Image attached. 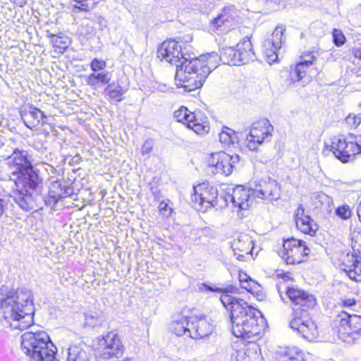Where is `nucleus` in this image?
<instances>
[{"mask_svg": "<svg viewBox=\"0 0 361 361\" xmlns=\"http://www.w3.org/2000/svg\"><path fill=\"white\" fill-rule=\"evenodd\" d=\"M357 149L352 140L343 137L333 138L331 144V151L338 159L343 163L353 160L355 156L357 154Z\"/></svg>", "mask_w": 361, "mask_h": 361, "instance_id": "nucleus-16", "label": "nucleus"}, {"mask_svg": "<svg viewBox=\"0 0 361 361\" xmlns=\"http://www.w3.org/2000/svg\"><path fill=\"white\" fill-rule=\"evenodd\" d=\"M207 289L212 291V292H217V293H221L222 294L227 293L229 294V292H232L233 289H235L233 287L230 286L226 288H214L212 286H207Z\"/></svg>", "mask_w": 361, "mask_h": 361, "instance_id": "nucleus-53", "label": "nucleus"}, {"mask_svg": "<svg viewBox=\"0 0 361 361\" xmlns=\"http://www.w3.org/2000/svg\"><path fill=\"white\" fill-rule=\"evenodd\" d=\"M311 65V60H305L290 67L288 80L290 82L300 81L306 75L307 68Z\"/></svg>", "mask_w": 361, "mask_h": 361, "instance_id": "nucleus-29", "label": "nucleus"}, {"mask_svg": "<svg viewBox=\"0 0 361 361\" xmlns=\"http://www.w3.org/2000/svg\"><path fill=\"white\" fill-rule=\"evenodd\" d=\"M286 28L283 26H278L275 28L270 39H266L264 42V47H273L275 49H280L285 42L283 33Z\"/></svg>", "mask_w": 361, "mask_h": 361, "instance_id": "nucleus-30", "label": "nucleus"}, {"mask_svg": "<svg viewBox=\"0 0 361 361\" xmlns=\"http://www.w3.org/2000/svg\"><path fill=\"white\" fill-rule=\"evenodd\" d=\"M195 118L189 121L188 127L193 130L197 134H204L209 130V126L207 118L202 116L200 112L194 113Z\"/></svg>", "mask_w": 361, "mask_h": 361, "instance_id": "nucleus-31", "label": "nucleus"}, {"mask_svg": "<svg viewBox=\"0 0 361 361\" xmlns=\"http://www.w3.org/2000/svg\"><path fill=\"white\" fill-rule=\"evenodd\" d=\"M168 202H169V200H167V202L164 200L159 205V210L164 217H169L173 212L172 208L169 206Z\"/></svg>", "mask_w": 361, "mask_h": 361, "instance_id": "nucleus-47", "label": "nucleus"}, {"mask_svg": "<svg viewBox=\"0 0 361 361\" xmlns=\"http://www.w3.org/2000/svg\"><path fill=\"white\" fill-rule=\"evenodd\" d=\"M224 199L226 200V206L231 202L234 207L244 210L249 208L252 203V188H245L242 185H238L232 189L226 191L224 190Z\"/></svg>", "mask_w": 361, "mask_h": 361, "instance_id": "nucleus-18", "label": "nucleus"}, {"mask_svg": "<svg viewBox=\"0 0 361 361\" xmlns=\"http://www.w3.org/2000/svg\"><path fill=\"white\" fill-rule=\"evenodd\" d=\"M33 295L25 287L14 289L12 286H0V310L5 325L23 331L33 323L35 306Z\"/></svg>", "mask_w": 361, "mask_h": 361, "instance_id": "nucleus-1", "label": "nucleus"}, {"mask_svg": "<svg viewBox=\"0 0 361 361\" xmlns=\"http://www.w3.org/2000/svg\"><path fill=\"white\" fill-rule=\"evenodd\" d=\"M97 352L105 360L121 357L124 352V345L121 337L115 332H108L98 338Z\"/></svg>", "mask_w": 361, "mask_h": 361, "instance_id": "nucleus-10", "label": "nucleus"}, {"mask_svg": "<svg viewBox=\"0 0 361 361\" xmlns=\"http://www.w3.org/2000/svg\"><path fill=\"white\" fill-rule=\"evenodd\" d=\"M219 141L224 145H230L234 143L236 139L235 132L231 129L224 127L219 135Z\"/></svg>", "mask_w": 361, "mask_h": 361, "instance_id": "nucleus-42", "label": "nucleus"}, {"mask_svg": "<svg viewBox=\"0 0 361 361\" xmlns=\"http://www.w3.org/2000/svg\"><path fill=\"white\" fill-rule=\"evenodd\" d=\"M251 354L256 355V353L247 352L245 349L240 348L239 350L233 349L231 353L230 361H252Z\"/></svg>", "mask_w": 361, "mask_h": 361, "instance_id": "nucleus-40", "label": "nucleus"}, {"mask_svg": "<svg viewBox=\"0 0 361 361\" xmlns=\"http://www.w3.org/2000/svg\"><path fill=\"white\" fill-rule=\"evenodd\" d=\"M2 122H3V117H2V116L0 114V126L2 125Z\"/></svg>", "mask_w": 361, "mask_h": 361, "instance_id": "nucleus-61", "label": "nucleus"}, {"mask_svg": "<svg viewBox=\"0 0 361 361\" xmlns=\"http://www.w3.org/2000/svg\"><path fill=\"white\" fill-rule=\"evenodd\" d=\"M343 271L348 273L349 277L357 281L355 277L357 264L358 262L357 257L353 254H347L343 259Z\"/></svg>", "mask_w": 361, "mask_h": 361, "instance_id": "nucleus-37", "label": "nucleus"}, {"mask_svg": "<svg viewBox=\"0 0 361 361\" xmlns=\"http://www.w3.org/2000/svg\"><path fill=\"white\" fill-rule=\"evenodd\" d=\"M353 54L355 58L361 60V48H358L354 50Z\"/></svg>", "mask_w": 361, "mask_h": 361, "instance_id": "nucleus-56", "label": "nucleus"}, {"mask_svg": "<svg viewBox=\"0 0 361 361\" xmlns=\"http://www.w3.org/2000/svg\"><path fill=\"white\" fill-rule=\"evenodd\" d=\"M346 123L350 128H357L361 123V118L356 113L349 114L345 119Z\"/></svg>", "mask_w": 361, "mask_h": 361, "instance_id": "nucleus-45", "label": "nucleus"}, {"mask_svg": "<svg viewBox=\"0 0 361 361\" xmlns=\"http://www.w3.org/2000/svg\"><path fill=\"white\" fill-rule=\"evenodd\" d=\"M85 325L95 328L101 326L106 318L101 311H90L84 314Z\"/></svg>", "mask_w": 361, "mask_h": 361, "instance_id": "nucleus-35", "label": "nucleus"}, {"mask_svg": "<svg viewBox=\"0 0 361 361\" xmlns=\"http://www.w3.org/2000/svg\"><path fill=\"white\" fill-rule=\"evenodd\" d=\"M51 37L56 47L61 49H65L68 47V42L65 40L63 41L61 37L52 35Z\"/></svg>", "mask_w": 361, "mask_h": 361, "instance_id": "nucleus-50", "label": "nucleus"}, {"mask_svg": "<svg viewBox=\"0 0 361 361\" xmlns=\"http://www.w3.org/2000/svg\"><path fill=\"white\" fill-rule=\"evenodd\" d=\"M12 177L15 183V189L42 193V180L33 166Z\"/></svg>", "mask_w": 361, "mask_h": 361, "instance_id": "nucleus-13", "label": "nucleus"}, {"mask_svg": "<svg viewBox=\"0 0 361 361\" xmlns=\"http://www.w3.org/2000/svg\"><path fill=\"white\" fill-rule=\"evenodd\" d=\"M174 117L178 122L187 123L188 125L189 121L195 118V115L194 113L190 112L186 107L182 106L174 112Z\"/></svg>", "mask_w": 361, "mask_h": 361, "instance_id": "nucleus-41", "label": "nucleus"}, {"mask_svg": "<svg viewBox=\"0 0 361 361\" xmlns=\"http://www.w3.org/2000/svg\"><path fill=\"white\" fill-rule=\"evenodd\" d=\"M168 62L176 66L175 76L176 85L185 90L190 72L196 67V64H198L199 61L195 58L190 57V55L186 56V54L182 51L181 46L177 42V47H174Z\"/></svg>", "mask_w": 361, "mask_h": 361, "instance_id": "nucleus-6", "label": "nucleus"}, {"mask_svg": "<svg viewBox=\"0 0 361 361\" xmlns=\"http://www.w3.org/2000/svg\"><path fill=\"white\" fill-rule=\"evenodd\" d=\"M106 66V63L105 61L99 60L97 59H94L90 63V68L94 73L104 70Z\"/></svg>", "mask_w": 361, "mask_h": 361, "instance_id": "nucleus-48", "label": "nucleus"}, {"mask_svg": "<svg viewBox=\"0 0 361 361\" xmlns=\"http://www.w3.org/2000/svg\"><path fill=\"white\" fill-rule=\"evenodd\" d=\"M333 38L334 44L339 47L344 44L345 37L339 30H334L333 32Z\"/></svg>", "mask_w": 361, "mask_h": 361, "instance_id": "nucleus-49", "label": "nucleus"}, {"mask_svg": "<svg viewBox=\"0 0 361 361\" xmlns=\"http://www.w3.org/2000/svg\"><path fill=\"white\" fill-rule=\"evenodd\" d=\"M280 195L281 188L279 183L270 178L261 180L252 188L253 197L271 202L279 200Z\"/></svg>", "mask_w": 361, "mask_h": 361, "instance_id": "nucleus-17", "label": "nucleus"}, {"mask_svg": "<svg viewBox=\"0 0 361 361\" xmlns=\"http://www.w3.org/2000/svg\"><path fill=\"white\" fill-rule=\"evenodd\" d=\"M279 49H275L273 47H264L263 53L266 58L267 61L269 63H272L277 61V59H278L277 51Z\"/></svg>", "mask_w": 361, "mask_h": 361, "instance_id": "nucleus-44", "label": "nucleus"}, {"mask_svg": "<svg viewBox=\"0 0 361 361\" xmlns=\"http://www.w3.org/2000/svg\"><path fill=\"white\" fill-rule=\"evenodd\" d=\"M74 189L71 184L63 180L52 181L49 185L48 197H44V204L54 207L63 198L72 196Z\"/></svg>", "mask_w": 361, "mask_h": 361, "instance_id": "nucleus-19", "label": "nucleus"}, {"mask_svg": "<svg viewBox=\"0 0 361 361\" xmlns=\"http://www.w3.org/2000/svg\"><path fill=\"white\" fill-rule=\"evenodd\" d=\"M252 240L247 235H241L231 243L234 255L239 261H245L252 250Z\"/></svg>", "mask_w": 361, "mask_h": 361, "instance_id": "nucleus-22", "label": "nucleus"}, {"mask_svg": "<svg viewBox=\"0 0 361 361\" xmlns=\"http://www.w3.org/2000/svg\"><path fill=\"white\" fill-rule=\"evenodd\" d=\"M357 216H358L359 220L361 222V202L360 203V204L357 207Z\"/></svg>", "mask_w": 361, "mask_h": 361, "instance_id": "nucleus-57", "label": "nucleus"}, {"mask_svg": "<svg viewBox=\"0 0 361 361\" xmlns=\"http://www.w3.org/2000/svg\"><path fill=\"white\" fill-rule=\"evenodd\" d=\"M153 148V142L151 140H146L142 146L141 153L142 155H146L151 152Z\"/></svg>", "mask_w": 361, "mask_h": 361, "instance_id": "nucleus-51", "label": "nucleus"}, {"mask_svg": "<svg viewBox=\"0 0 361 361\" xmlns=\"http://www.w3.org/2000/svg\"><path fill=\"white\" fill-rule=\"evenodd\" d=\"M174 47H177V42L174 40H167L164 42L157 50V57L161 60H165L168 62V59L171 55Z\"/></svg>", "mask_w": 361, "mask_h": 361, "instance_id": "nucleus-38", "label": "nucleus"}, {"mask_svg": "<svg viewBox=\"0 0 361 361\" xmlns=\"http://www.w3.org/2000/svg\"><path fill=\"white\" fill-rule=\"evenodd\" d=\"M8 170L12 176L24 171L32 165L28 152L16 148L13 153L6 159Z\"/></svg>", "mask_w": 361, "mask_h": 361, "instance_id": "nucleus-20", "label": "nucleus"}, {"mask_svg": "<svg viewBox=\"0 0 361 361\" xmlns=\"http://www.w3.org/2000/svg\"><path fill=\"white\" fill-rule=\"evenodd\" d=\"M310 252L304 241L291 238L284 240L279 255L286 264H295L305 262Z\"/></svg>", "mask_w": 361, "mask_h": 361, "instance_id": "nucleus-8", "label": "nucleus"}, {"mask_svg": "<svg viewBox=\"0 0 361 361\" xmlns=\"http://www.w3.org/2000/svg\"><path fill=\"white\" fill-rule=\"evenodd\" d=\"M91 350L87 346L71 345L68 350V361H90Z\"/></svg>", "mask_w": 361, "mask_h": 361, "instance_id": "nucleus-27", "label": "nucleus"}, {"mask_svg": "<svg viewBox=\"0 0 361 361\" xmlns=\"http://www.w3.org/2000/svg\"><path fill=\"white\" fill-rule=\"evenodd\" d=\"M220 300L230 312L232 333L235 337L242 338L249 343L261 338L265 328V320L259 311L244 300L231 294H221Z\"/></svg>", "mask_w": 361, "mask_h": 361, "instance_id": "nucleus-2", "label": "nucleus"}, {"mask_svg": "<svg viewBox=\"0 0 361 361\" xmlns=\"http://www.w3.org/2000/svg\"><path fill=\"white\" fill-rule=\"evenodd\" d=\"M171 331L178 336L190 334V316L180 315L174 319L171 325Z\"/></svg>", "mask_w": 361, "mask_h": 361, "instance_id": "nucleus-26", "label": "nucleus"}, {"mask_svg": "<svg viewBox=\"0 0 361 361\" xmlns=\"http://www.w3.org/2000/svg\"><path fill=\"white\" fill-rule=\"evenodd\" d=\"M88 1L89 0H73L72 2L76 4L73 5V11L89 12L90 10L93 9L96 6L97 3L90 5Z\"/></svg>", "mask_w": 361, "mask_h": 361, "instance_id": "nucleus-43", "label": "nucleus"}, {"mask_svg": "<svg viewBox=\"0 0 361 361\" xmlns=\"http://www.w3.org/2000/svg\"><path fill=\"white\" fill-rule=\"evenodd\" d=\"M13 201L25 212L37 211L42 209L44 204V197L42 193L14 189L13 192Z\"/></svg>", "mask_w": 361, "mask_h": 361, "instance_id": "nucleus-15", "label": "nucleus"}, {"mask_svg": "<svg viewBox=\"0 0 361 361\" xmlns=\"http://www.w3.org/2000/svg\"><path fill=\"white\" fill-rule=\"evenodd\" d=\"M240 161L237 154L229 155L224 152L212 153L208 158L207 164L209 171L213 173L229 176Z\"/></svg>", "mask_w": 361, "mask_h": 361, "instance_id": "nucleus-11", "label": "nucleus"}, {"mask_svg": "<svg viewBox=\"0 0 361 361\" xmlns=\"http://www.w3.org/2000/svg\"><path fill=\"white\" fill-rule=\"evenodd\" d=\"M111 80V73L104 71L100 73H92L85 77L86 84L96 90L99 85H106Z\"/></svg>", "mask_w": 361, "mask_h": 361, "instance_id": "nucleus-28", "label": "nucleus"}, {"mask_svg": "<svg viewBox=\"0 0 361 361\" xmlns=\"http://www.w3.org/2000/svg\"><path fill=\"white\" fill-rule=\"evenodd\" d=\"M199 61L196 67L190 72L188 84L185 90L191 92L200 88L208 77L212 70L215 69L219 64V55L216 52L208 54L207 56H201L200 58L195 57Z\"/></svg>", "mask_w": 361, "mask_h": 361, "instance_id": "nucleus-5", "label": "nucleus"}, {"mask_svg": "<svg viewBox=\"0 0 361 361\" xmlns=\"http://www.w3.org/2000/svg\"><path fill=\"white\" fill-rule=\"evenodd\" d=\"M307 59H304L303 61H305V60H311V64H312V63H313V61H314V60L315 59V56H313V55H307Z\"/></svg>", "mask_w": 361, "mask_h": 361, "instance_id": "nucleus-59", "label": "nucleus"}, {"mask_svg": "<svg viewBox=\"0 0 361 361\" xmlns=\"http://www.w3.org/2000/svg\"><path fill=\"white\" fill-rule=\"evenodd\" d=\"M295 224L298 230L311 236L315 235L319 228L317 224L310 216L305 217Z\"/></svg>", "mask_w": 361, "mask_h": 361, "instance_id": "nucleus-36", "label": "nucleus"}, {"mask_svg": "<svg viewBox=\"0 0 361 361\" xmlns=\"http://www.w3.org/2000/svg\"><path fill=\"white\" fill-rule=\"evenodd\" d=\"M212 331V325L204 317L190 316V338L200 339L209 335Z\"/></svg>", "mask_w": 361, "mask_h": 361, "instance_id": "nucleus-21", "label": "nucleus"}, {"mask_svg": "<svg viewBox=\"0 0 361 361\" xmlns=\"http://www.w3.org/2000/svg\"><path fill=\"white\" fill-rule=\"evenodd\" d=\"M21 348L34 361H56V348L44 331L25 332L21 336Z\"/></svg>", "mask_w": 361, "mask_h": 361, "instance_id": "nucleus-3", "label": "nucleus"}, {"mask_svg": "<svg viewBox=\"0 0 361 361\" xmlns=\"http://www.w3.org/2000/svg\"><path fill=\"white\" fill-rule=\"evenodd\" d=\"M126 92V90L118 82H113L108 84L104 91V94L108 99L121 102L122 100V97Z\"/></svg>", "mask_w": 361, "mask_h": 361, "instance_id": "nucleus-32", "label": "nucleus"}, {"mask_svg": "<svg viewBox=\"0 0 361 361\" xmlns=\"http://www.w3.org/2000/svg\"><path fill=\"white\" fill-rule=\"evenodd\" d=\"M341 303L344 307H351L355 305L356 301L354 298H345L341 300Z\"/></svg>", "mask_w": 361, "mask_h": 361, "instance_id": "nucleus-54", "label": "nucleus"}, {"mask_svg": "<svg viewBox=\"0 0 361 361\" xmlns=\"http://www.w3.org/2000/svg\"><path fill=\"white\" fill-rule=\"evenodd\" d=\"M44 117V113L34 106H30L21 113L24 124L30 129L37 127Z\"/></svg>", "mask_w": 361, "mask_h": 361, "instance_id": "nucleus-25", "label": "nucleus"}, {"mask_svg": "<svg viewBox=\"0 0 361 361\" xmlns=\"http://www.w3.org/2000/svg\"><path fill=\"white\" fill-rule=\"evenodd\" d=\"M274 127L267 119H262L253 123L245 140L246 147L255 151L264 142H269L272 137Z\"/></svg>", "mask_w": 361, "mask_h": 361, "instance_id": "nucleus-9", "label": "nucleus"}, {"mask_svg": "<svg viewBox=\"0 0 361 361\" xmlns=\"http://www.w3.org/2000/svg\"><path fill=\"white\" fill-rule=\"evenodd\" d=\"M267 3H270V4H275V5H277L279 4V2L281 1V0H264Z\"/></svg>", "mask_w": 361, "mask_h": 361, "instance_id": "nucleus-58", "label": "nucleus"}, {"mask_svg": "<svg viewBox=\"0 0 361 361\" xmlns=\"http://www.w3.org/2000/svg\"><path fill=\"white\" fill-rule=\"evenodd\" d=\"M239 65L245 64L255 59L252 44L249 37H244L236 45Z\"/></svg>", "mask_w": 361, "mask_h": 361, "instance_id": "nucleus-24", "label": "nucleus"}, {"mask_svg": "<svg viewBox=\"0 0 361 361\" xmlns=\"http://www.w3.org/2000/svg\"><path fill=\"white\" fill-rule=\"evenodd\" d=\"M73 159H75V162H78V160H80L81 158H80V156L77 155V156H75Z\"/></svg>", "mask_w": 361, "mask_h": 361, "instance_id": "nucleus-60", "label": "nucleus"}, {"mask_svg": "<svg viewBox=\"0 0 361 361\" xmlns=\"http://www.w3.org/2000/svg\"><path fill=\"white\" fill-rule=\"evenodd\" d=\"M193 191L191 200L195 204V207L198 210L204 212L211 207L222 209L226 207L224 190L219 192L215 186L202 183L194 186Z\"/></svg>", "mask_w": 361, "mask_h": 361, "instance_id": "nucleus-4", "label": "nucleus"}, {"mask_svg": "<svg viewBox=\"0 0 361 361\" xmlns=\"http://www.w3.org/2000/svg\"><path fill=\"white\" fill-rule=\"evenodd\" d=\"M286 295L291 302L293 315L295 314L296 309L307 312L316 305V299L313 295L298 288L287 287Z\"/></svg>", "mask_w": 361, "mask_h": 361, "instance_id": "nucleus-14", "label": "nucleus"}, {"mask_svg": "<svg viewBox=\"0 0 361 361\" xmlns=\"http://www.w3.org/2000/svg\"><path fill=\"white\" fill-rule=\"evenodd\" d=\"M238 17V13L235 6L228 5L223 8L221 13L214 19V24L218 28L224 26L226 29H229L235 25Z\"/></svg>", "mask_w": 361, "mask_h": 361, "instance_id": "nucleus-23", "label": "nucleus"}, {"mask_svg": "<svg viewBox=\"0 0 361 361\" xmlns=\"http://www.w3.org/2000/svg\"><path fill=\"white\" fill-rule=\"evenodd\" d=\"M219 60L224 64L230 66H239L237 51L233 47L222 48L220 50Z\"/></svg>", "mask_w": 361, "mask_h": 361, "instance_id": "nucleus-33", "label": "nucleus"}, {"mask_svg": "<svg viewBox=\"0 0 361 361\" xmlns=\"http://www.w3.org/2000/svg\"><path fill=\"white\" fill-rule=\"evenodd\" d=\"M338 317V337L345 343H354L361 337V316L342 312Z\"/></svg>", "mask_w": 361, "mask_h": 361, "instance_id": "nucleus-7", "label": "nucleus"}, {"mask_svg": "<svg viewBox=\"0 0 361 361\" xmlns=\"http://www.w3.org/2000/svg\"><path fill=\"white\" fill-rule=\"evenodd\" d=\"M336 214L343 219H348L351 216V210L349 206L343 205L336 209Z\"/></svg>", "mask_w": 361, "mask_h": 361, "instance_id": "nucleus-46", "label": "nucleus"}, {"mask_svg": "<svg viewBox=\"0 0 361 361\" xmlns=\"http://www.w3.org/2000/svg\"><path fill=\"white\" fill-rule=\"evenodd\" d=\"M310 216L305 214V209L300 204L295 212V223L299 221V220L302 219L305 217H309Z\"/></svg>", "mask_w": 361, "mask_h": 361, "instance_id": "nucleus-52", "label": "nucleus"}, {"mask_svg": "<svg viewBox=\"0 0 361 361\" xmlns=\"http://www.w3.org/2000/svg\"><path fill=\"white\" fill-rule=\"evenodd\" d=\"M353 144H355L357 149V154L361 153V135L355 137L354 140H352Z\"/></svg>", "mask_w": 361, "mask_h": 361, "instance_id": "nucleus-55", "label": "nucleus"}, {"mask_svg": "<svg viewBox=\"0 0 361 361\" xmlns=\"http://www.w3.org/2000/svg\"><path fill=\"white\" fill-rule=\"evenodd\" d=\"M280 361H304L302 353L295 347H288L279 352Z\"/></svg>", "mask_w": 361, "mask_h": 361, "instance_id": "nucleus-34", "label": "nucleus"}, {"mask_svg": "<svg viewBox=\"0 0 361 361\" xmlns=\"http://www.w3.org/2000/svg\"><path fill=\"white\" fill-rule=\"evenodd\" d=\"M239 281L243 288L252 293H257L259 290V284L243 271L239 273Z\"/></svg>", "mask_w": 361, "mask_h": 361, "instance_id": "nucleus-39", "label": "nucleus"}, {"mask_svg": "<svg viewBox=\"0 0 361 361\" xmlns=\"http://www.w3.org/2000/svg\"><path fill=\"white\" fill-rule=\"evenodd\" d=\"M290 322V327L308 341H312L318 336L315 323L308 317L307 312L295 310V314Z\"/></svg>", "mask_w": 361, "mask_h": 361, "instance_id": "nucleus-12", "label": "nucleus"}]
</instances>
